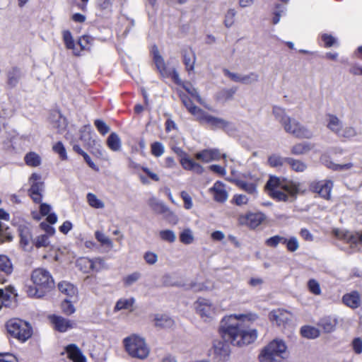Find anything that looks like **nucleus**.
<instances>
[{
  "mask_svg": "<svg viewBox=\"0 0 362 362\" xmlns=\"http://www.w3.org/2000/svg\"><path fill=\"white\" fill-rule=\"evenodd\" d=\"M254 320L252 315H230L221 322L220 332L223 339H215L210 350V355L217 361H224L229 358L230 350L228 341L233 345L242 346L249 344L257 339L256 329L250 327Z\"/></svg>",
  "mask_w": 362,
  "mask_h": 362,
  "instance_id": "1",
  "label": "nucleus"
},
{
  "mask_svg": "<svg viewBox=\"0 0 362 362\" xmlns=\"http://www.w3.org/2000/svg\"><path fill=\"white\" fill-rule=\"evenodd\" d=\"M270 196L279 202H293L300 191V184L271 177L266 185Z\"/></svg>",
  "mask_w": 362,
  "mask_h": 362,
  "instance_id": "2",
  "label": "nucleus"
},
{
  "mask_svg": "<svg viewBox=\"0 0 362 362\" xmlns=\"http://www.w3.org/2000/svg\"><path fill=\"white\" fill-rule=\"evenodd\" d=\"M31 280L34 286H29L26 292L30 297L42 298L54 287V281L49 272L37 268L32 272Z\"/></svg>",
  "mask_w": 362,
  "mask_h": 362,
  "instance_id": "3",
  "label": "nucleus"
},
{
  "mask_svg": "<svg viewBox=\"0 0 362 362\" xmlns=\"http://www.w3.org/2000/svg\"><path fill=\"white\" fill-rule=\"evenodd\" d=\"M288 356L285 343L282 340L275 339L262 350L259 358L260 362H281Z\"/></svg>",
  "mask_w": 362,
  "mask_h": 362,
  "instance_id": "4",
  "label": "nucleus"
},
{
  "mask_svg": "<svg viewBox=\"0 0 362 362\" xmlns=\"http://www.w3.org/2000/svg\"><path fill=\"white\" fill-rule=\"evenodd\" d=\"M123 344L126 351L133 358L144 359L150 353L144 339L138 335L132 334L124 338Z\"/></svg>",
  "mask_w": 362,
  "mask_h": 362,
  "instance_id": "5",
  "label": "nucleus"
},
{
  "mask_svg": "<svg viewBox=\"0 0 362 362\" xmlns=\"http://www.w3.org/2000/svg\"><path fill=\"white\" fill-rule=\"evenodd\" d=\"M8 333L21 341H25L32 335V327L29 323L18 318L8 320L6 323Z\"/></svg>",
  "mask_w": 362,
  "mask_h": 362,
  "instance_id": "6",
  "label": "nucleus"
},
{
  "mask_svg": "<svg viewBox=\"0 0 362 362\" xmlns=\"http://www.w3.org/2000/svg\"><path fill=\"white\" fill-rule=\"evenodd\" d=\"M194 306L197 314L207 322L212 321L218 312V305L209 299L198 298Z\"/></svg>",
  "mask_w": 362,
  "mask_h": 362,
  "instance_id": "7",
  "label": "nucleus"
},
{
  "mask_svg": "<svg viewBox=\"0 0 362 362\" xmlns=\"http://www.w3.org/2000/svg\"><path fill=\"white\" fill-rule=\"evenodd\" d=\"M284 131L298 139H310L313 134L305 126L295 118L289 117L281 125Z\"/></svg>",
  "mask_w": 362,
  "mask_h": 362,
  "instance_id": "8",
  "label": "nucleus"
},
{
  "mask_svg": "<svg viewBox=\"0 0 362 362\" xmlns=\"http://www.w3.org/2000/svg\"><path fill=\"white\" fill-rule=\"evenodd\" d=\"M266 219L264 214L260 211L247 212L245 214H240L238 217V222L240 226H245L250 229H255L260 226Z\"/></svg>",
  "mask_w": 362,
  "mask_h": 362,
  "instance_id": "9",
  "label": "nucleus"
},
{
  "mask_svg": "<svg viewBox=\"0 0 362 362\" xmlns=\"http://www.w3.org/2000/svg\"><path fill=\"white\" fill-rule=\"evenodd\" d=\"M30 188L29 194L35 203H40L42 198V192L44 190V182L42 181L41 175L38 173H33L29 178Z\"/></svg>",
  "mask_w": 362,
  "mask_h": 362,
  "instance_id": "10",
  "label": "nucleus"
},
{
  "mask_svg": "<svg viewBox=\"0 0 362 362\" xmlns=\"http://www.w3.org/2000/svg\"><path fill=\"white\" fill-rule=\"evenodd\" d=\"M333 234L339 239L349 244L353 250L357 249L358 245L362 243V233L346 231L341 229H334Z\"/></svg>",
  "mask_w": 362,
  "mask_h": 362,
  "instance_id": "11",
  "label": "nucleus"
},
{
  "mask_svg": "<svg viewBox=\"0 0 362 362\" xmlns=\"http://www.w3.org/2000/svg\"><path fill=\"white\" fill-rule=\"evenodd\" d=\"M196 119L203 124L209 126L212 129H223L228 124L225 119L214 117L203 110Z\"/></svg>",
  "mask_w": 362,
  "mask_h": 362,
  "instance_id": "12",
  "label": "nucleus"
},
{
  "mask_svg": "<svg viewBox=\"0 0 362 362\" xmlns=\"http://www.w3.org/2000/svg\"><path fill=\"white\" fill-rule=\"evenodd\" d=\"M312 188L313 191L317 193L321 197L325 199H329L333 188V182L330 180H320L313 184Z\"/></svg>",
  "mask_w": 362,
  "mask_h": 362,
  "instance_id": "13",
  "label": "nucleus"
},
{
  "mask_svg": "<svg viewBox=\"0 0 362 362\" xmlns=\"http://www.w3.org/2000/svg\"><path fill=\"white\" fill-rule=\"evenodd\" d=\"M49 319L54 329L59 332H65L73 327V322L62 316L52 315Z\"/></svg>",
  "mask_w": 362,
  "mask_h": 362,
  "instance_id": "14",
  "label": "nucleus"
},
{
  "mask_svg": "<svg viewBox=\"0 0 362 362\" xmlns=\"http://www.w3.org/2000/svg\"><path fill=\"white\" fill-rule=\"evenodd\" d=\"M18 231L20 236V244L26 250L31 245L32 242L30 224L26 222L21 223L18 227Z\"/></svg>",
  "mask_w": 362,
  "mask_h": 362,
  "instance_id": "15",
  "label": "nucleus"
},
{
  "mask_svg": "<svg viewBox=\"0 0 362 362\" xmlns=\"http://www.w3.org/2000/svg\"><path fill=\"white\" fill-rule=\"evenodd\" d=\"M221 154L217 149H205L195 154V158L197 160H202L204 163L218 160L221 158ZM222 157L225 158L226 156L223 154Z\"/></svg>",
  "mask_w": 362,
  "mask_h": 362,
  "instance_id": "16",
  "label": "nucleus"
},
{
  "mask_svg": "<svg viewBox=\"0 0 362 362\" xmlns=\"http://www.w3.org/2000/svg\"><path fill=\"white\" fill-rule=\"evenodd\" d=\"M210 191L214 196L215 201L218 202H225L228 197L225 185L219 181L216 182L214 186L210 188Z\"/></svg>",
  "mask_w": 362,
  "mask_h": 362,
  "instance_id": "17",
  "label": "nucleus"
},
{
  "mask_svg": "<svg viewBox=\"0 0 362 362\" xmlns=\"http://www.w3.org/2000/svg\"><path fill=\"white\" fill-rule=\"evenodd\" d=\"M342 302L347 307L356 309L361 305L360 295L357 291L346 293L342 297Z\"/></svg>",
  "mask_w": 362,
  "mask_h": 362,
  "instance_id": "18",
  "label": "nucleus"
},
{
  "mask_svg": "<svg viewBox=\"0 0 362 362\" xmlns=\"http://www.w3.org/2000/svg\"><path fill=\"white\" fill-rule=\"evenodd\" d=\"M152 53L153 55L154 62L158 71L163 77H168L170 74V71L167 69L164 59L160 55L158 49L155 45L152 47Z\"/></svg>",
  "mask_w": 362,
  "mask_h": 362,
  "instance_id": "19",
  "label": "nucleus"
},
{
  "mask_svg": "<svg viewBox=\"0 0 362 362\" xmlns=\"http://www.w3.org/2000/svg\"><path fill=\"white\" fill-rule=\"evenodd\" d=\"M51 121L53 128L59 133H62L67 127V121L59 112L55 111L52 114Z\"/></svg>",
  "mask_w": 362,
  "mask_h": 362,
  "instance_id": "20",
  "label": "nucleus"
},
{
  "mask_svg": "<svg viewBox=\"0 0 362 362\" xmlns=\"http://www.w3.org/2000/svg\"><path fill=\"white\" fill-rule=\"evenodd\" d=\"M66 351L68 357L73 362H86V357L83 355L79 348L74 344H69L66 347Z\"/></svg>",
  "mask_w": 362,
  "mask_h": 362,
  "instance_id": "21",
  "label": "nucleus"
},
{
  "mask_svg": "<svg viewBox=\"0 0 362 362\" xmlns=\"http://www.w3.org/2000/svg\"><path fill=\"white\" fill-rule=\"evenodd\" d=\"M314 147V145L310 142H300L294 144L291 148V152L295 156H301L308 153Z\"/></svg>",
  "mask_w": 362,
  "mask_h": 362,
  "instance_id": "22",
  "label": "nucleus"
},
{
  "mask_svg": "<svg viewBox=\"0 0 362 362\" xmlns=\"http://www.w3.org/2000/svg\"><path fill=\"white\" fill-rule=\"evenodd\" d=\"M231 181L234 182L240 189L244 190L249 194L256 195L257 193V185L255 183H250L243 179H234Z\"/></svg>",
  "mask_w": 362,
  "mask_h": 362,
  "instance_id": "23",
  "label": "nucleus"
},
{
  "mask_svg": "<svg viewBox=\"0 0 362 362\" xmlns=\"http://www.w3.org/2000/svg\"><path fill=\"white\" fill-rule=\"evenodd\" d=\"M327 121V128L332 132L339 135L344 126L342 122L336 115H328Z\"/></svg>",
  "mask_w": 362,
  "mask_h": 362,
  "instance_id": "24",
  "label": "nucleus"
},
{
  "mask_svg": "<svg viewBox=\"0 0 362 362\" xmlns=\"http://www.w3.org/2000/svg\"><path fill=\"white\" fill-rule=\"evenodd\" d=\"M59 290L70 298H76L78 290L73 284L67 281H62L58 284Z\"/></svg>",
  "mask_w": 362,
  "mask_h": 362,
  "instance_id": "25",
  "label": "nucleus"
},
{
  "mask_svg": "<svg viewBox=\"0 0 362 362\" xmlns=\"http://www.w3.org/2000/svg\"><path fill=\"white\" fill-rule=\"evenodd\" d=\"M269 319L279 326L284 325L288 320V313L281 310L272 311Z\"/></svg>",
  "mask_w": 362,
  "mask_h": 362,
  "instance_id": "26",
  "label": "nucleus"
},
{
  "mask_svg": "<svg viewBox=\"0 0 362 362\" xmlns=\"http://www.w3.org/2000/svg\"><path fill=\"white\" fill-rule=\"evenodd\" d=\"M63 40L65 44V46L67 49H71L73 51V54L76 56H80L81 53L76 47V44L74 42V38L70 31L64 30L63 31Z\"/></svg>",
  "mask_w": 362,
  "mask_h": 362,
  "instance_id": "27",
  "label": "nucleus"
},
{
  "mask_svg": "<svg viewBox=\"0 0 362 362\" xmlns=\"http://www.w3.org/2000/svg\"><path fill=\"white\" fill-rule=\"evenodd\" d=\"M155 325L163 328H169L174 325V320L166 315L157 314L154 317Z\"/></svg>",
  "mask_w": 362,
  "mask_h": 362,
  "instance_id": "28",
  "label": "nucleus"
},
{
  "mask_svg": "<svg viewBox=\"0 0 362 362\" xmlns=\"http://www.w3.org/2000/svg\"><path fill=\"white\" fill-rule=\"evenodd\" d=\"M107 145L112 151H119L122 148V141L117 134L112 132L107 139Z\"/></svg>",
  "mask_w": 362,
  "mask_h": 362,
  "instance_id": "29",
  "label": "nucleus"
},
{
  "mask_svg": "<svg viewBox=\"0 0 362 362\" xmlns=\"http://www.w3.org/2000/svg\"><path fill=\"white\" fill-rule=\"evenodd\" d=\"M182 102L187 110L195 117L197 119V117L200 115L202 110L197 106L194 105L192 100L186 95H183L181 97Z\"/></svg>",
  "mask_w": 362,
  "mask_h": 362,
  "instance_id": "30",
  "label": "nucleus"
},
{
  "mask_svg": "<svg viewBox=\"0 0 362 362\" xmlns=\"http://www.w3.org/2000/svg\"><path fill=\"white\" fill-rule=\"evenodd\" d=\"M86 201L88 205L93 209H102L105 207L104 202L92 192H88L86 194Z\"/></svg>",
  "mask_w": 362,
  "mask_h": 362,
  "instance_id": "31",
  "label": "nucleus"
},
{
  "mask_svg": "<svg viewBox=\"0 0 362 362\" xmlns=\"http://www.w3.org/2000/svg\"><path fill=\"white\" fill-rule=\"evenodd\" d=\"M288 157H282L279 154H272L268 158V163L273 168H282L285 163H287Z\"/></svg>",
  "mask_w": 362,
  "mask_h": 362,
  "instance_id": "32",
  "label": "nucleus"
},
{
  "mask_svg": "<svg viewBox=\"0 0 362 362\" xmlns=\"http://www.w3.org/2000/svg\"><path fill=\"white\" fill-rule=\"evenodd\" d=\"M301 335L308 339H315L320 335V330L313 326L305 325L300 329Z\"/></svg>",
  "mask_w": 362,
  "mask_h": 362,
  "instance_id": "33",
  "label": "nucleus"
},
{
  "mask_svg": "<svg viewBox=\"0 0 362 362\" xmlns=\"http://www.w3.org/2000/svg\"><path fill=\"white\" fill-rule=\"evenodd\" d=\"M287 163L293 171L297 173H303L307 169V164L300 160L288 157Z\"/></svg>",
  "mask_w": 362,
  "mask_h": 362,
  "instance_id": "34",
  "label": "nucleus"
},
{
  "mask_svg": "<svg viewBox=\"0 0 362 362\" xmlns=\"http://www.w3.org/2000/svg\"><path fill=\"white\" fill-rule=\"evenodd\" d=\"M272 114L275 119L282 125L290 116L286 114V110L280 106L275 105L272 108Z\"/></svg>",
  "mask_w": 362,
  "mask_h": 362,
  "instance_id": "35",
  "label": "nucleus"
},
{
  "mask_svg": "<svg viewBox=\"0 0 362 362\" xmlns=\"http://www.w3.org/2000/svg\"><path fill=\"white\" fill-rule=\"evenodd\" d=\"M195 61L196 57L192 50H189L185 52L183 56V62L186 66V69L188 71L194 70Z\"/></svg>",
  "mask_w": 362,
  "mask_h": 362,
  "instance_id": "36",
  "label": "nucleus"
},
{
  "mask_svg": "<svg viewBox=\"0 0 362 362\" xmlns=\"http://www.w3.org/2000/svg\"><path fill=\"white\" fill-rule=\"evenodd\" d=\"M135 299L134 298H121L117 300L115 306V311H119L121 310H129L132 308Z\"/></svg>",
  "mask_w": 362,
  "mask_h": 362,
  "instance_id": "37",
  "label": "nucleus"
},
{
  "mask_svg": "<svg viewBox=\"0 0 362 362\" xmlns=\"http://www.w3.org/2000/svg\"><path fill=\"white\" fill-rule=\"evenodd\" d=\"M0 270L6 274H10L13 272V264L6 255H0Z\"/></svg>",
  "mask_w": 362,
  "mask_h": 362,
  "instance_id": "38",
  "label": "nucleus"
},
{
  "mask_svg": "<svg viewBox=\"0 0 362 362\" xmlns=\"http://www.w3.org/2000/svg\"><path fill=\"white\" fill-rule=\"evenodd\" d=\"M149 205L158 214H163L168 211V207L156 198L149 200Z\"/></svg>",
  "mask_w": 362,
  "mask_h": 362,
  "instance_id": "39",
  "label": "nucleus"
},
{
  "mask_svg": "<svg viewBox=\"0 0 362 362\" xmlns=\"http://www.w3.org/2000/svg\"><path fill=\"white\" fill-rule=\"evenodd\" d=\"M92 264L90 259L88 257H81L76 261V267L83 273H88L91 270Z\"/></svg>",
  "mask_w": 362,
  "mask_h": 362,
  "instance_id": "40",
  "label": "nucleus"
},
{
  "mask_svg": "<svg viewBox=\"0 0 362 362\" xmlns=\"http://www.w3.org/2000/svg\"><path fill=\"white\" fill-rule=\"evenodd\" d=\"M25 163L32 167L39 166L41 163V158L38 154L35 152H30L25 156Z\"/></svg>",
  "mask_w": 362,
  "mask_h": 362,
  "instance_id": "41",
  "label": "nucleus"
},
{
  "mask_svg": "<svg viewBox=\"0 0 362 362\" xmlns=\"http://www.w3.org/2000/svg\"><path fill=\"white\" fill-rule=\"evenodd\" d=\"M336 324V320L330 317H325L320 322V326L325 332L327 333H329L334 329Z\"/></svg>",
  "mask_w": 362,
  "mask_h": 362,
  "instance_id": "42",
  "label": "nucleus"
},
{
  "mask_svg": "<svg viewBox=\"0 0 362 362\" xmlns=\"http://www.w3.org/2000/svg\"><path fill=\"white\" fill-rule=\"evenodd\" d=\"M95 237L96 240L102 245H105L110 248L113 247V243L112 240L107 236L103 232L96 230L95 232Z\"/></svg>",
  "mask_w": 362,
  "mask_h": 362,
  "instance_id": "43",
  "label": "nucleus"
},
{
  "mask_svg": "<svg viewBox=\"0 0 362 362\" xmlns=\"http://www.w3.org/2000/svg\"><path fill=\"white\" fill-rule=\"evenodd\" d=\"M194 240L193 232L190 228L184 229L180 234V240L183 244L189 245Z\"/></svg>",
  "mask_w": 362,
  "mask_h": 362,
  "instance_id": "44",
  "label": "nucleus"
},
{
  "mask_svg": "<svg viewBox=\"0 0 362 362\" xmlns=\"http://www.w3.org/2000/svg\"><path fill=\"white\" fill-rule=\"evenodd\" d=\"M307 287L310 293L315 296H320L322 289L320 283L315 279H310L307 283Z\"/></svg>",
  "mask_w": 362,
  "mask_h": 362,
  "instance_id": "45",
  "label": "nucleus"
},
{
  "mask_svg": "<svg viewBox=\"0 0 362 362\" xmlns=\"http://www.w3.org/2000/svg\"><path fill=\"white\" fill-rule=\"evenodd\" d=\"M21 78V71L14 68L8 74V83L11 87H15Z\"/></svg>",
  "mask_w": 362,
  "mask_h": 362,
  "instance_id": "46",
  "label": "nucleus"
},
{
  "mask_svg": "<svg viewBox=\"0 0 362 362\" xmlns=\"http://www.w3.org/2000/svg\"><path fill=\"white\" fill-rule=\"evenodd\" d=\"M259 80V76L256 72H250L242 75L241 83L245 85H251L257 83Z\"/></svg>",
  "mask_w": 362,
  "mask_h": 362,
  "instance_id": "47",
  "label": "nucleus"
},
{
  "mask_svg": "<svg viewBox=\"0 0 362 362\" xmlns=\"http://www.w3.org/2000/svg\"><path fill=\"white\" fill-rule=\"evenodd\" d=\"M93 42V38L90 35H83L81 37L78 41V45L80 46L81 49L82 50H89L90 49V46Z\"/></svg>",
  "mask_w": 362,
  "mask_h": 362,
  "instance_id": "48",
  "label": "nucleus"
},
{
  "mask_svg": "<svg viewBox=\"0 0 362 362\" xmlns=\"http://www.w3.org/2000/svg\"><path fill=\"white\" fill-rule=\"evenodd\" d=\"M159 236L163 241L173 243L176 240V234L172 230H162L159 232Z\"/></svg>",
  "mask_w": 362,
  "mask_h": 362,
  "instance_id": "49",
  "label": "nucleus"
},
{
  "mask_svg": "<svg viewBox=\"0 0 362 362\" xmlns=\"http://www.w3.org/2000/svg\"><path fill=\"white\" fill-rule=\"evenodd\" d=\"M235 16H236V11L234 8L228 9V11H226V13L225 14L224 21H223L224 25L226 28H230V27L233 26V25L235 23Z\"/></svg>",
  "mask_w": 362,
  "mask_h": 362,
  "instance_id": "50",
  "label": "nucleus"
},
{
  "mask_svg": "<svg viewBox=\"0 0 362 362\" xmlns=\"http://www.w3.org/2000/svg\"><path fill=\"white\" fill-rule=\"evenodd\" d=\"M140 278L141 274L135 272L124 277L123 284L125 286L129 287L136 283Z\"/></svg>",
  "mask_w": 362,
  "mask_h": 362,
  "instance_id": "51",
  "label": "nucleus"
},
{
  "mask_svg": "<svg viewBox=\"0 0 362 362\" xmlns=\"http://www.w3.org/2000/svg\"><path fill=\"white\" fill-rule=\"evenodd\" d=\"M286 245V248L290 252H295L299 248V243L296 237H291L287 239L285 238V242L284 243Z\"/></svg>",
  "mask_w": 362,
  "mask_h": 362,
  "instance_id": "52",
  "label": "nucleus"
},
{
  "mask_svg": "<svg viewBox=\"0 0 362 362\" xmlns=\"http://www.w3.org/2000/svg\"><path fill=\"white\" fill-rule=\"evenodd\" d=\"M61 308H62V312L67 315H70L73 314L76 310L71 301L68 299H64L62 301Z\"/></svg>",
  "mask_w": 362,
  "mask_h": 362,
  "instance_id": "53",
  "label": "nucleus"
},
{
  "mask_svg": "<svg viewBox=\"0 0 362 362\" xmlns=\"http://www.w3.org/2000/svg\"><path fill=\"white\" fill-rule=\"evenodd\" d=\"M356 135V131L354 127L351 126H345L342 127L341 132H339V136L344 138H352Z\"/></svg>",
  "mask_w": 362,
  "mask_h": 362,
  "instance_id": "54",
  "label": "nucleus"
},
{
  "mask_svg": "<svg viewBox=\"0 0 362 362\" xmlns=\"http://www.w3.org/2000/svg\"><path fill=\"white\" fill-rule=\"evenodd\" d=\"M165 151L164 146L160 142H154L151 144V153L156 157L161 156Z\"/></svg>",
  "mask_w": 362,
  "mask_h": 362,
  "instance_id": "55",
  "label": "nucleus"
},
{
  "mask_svg": "<svg viewBox=\"0 0 362 362\" xmlns=\"http://www.w3.org/2000/svg\"><path fill=\"white\" fill-rule=\"evenodd\" d=\"M326 165L329 168H331V169H332L334 170L343 171V170H346L350 169L352 167L353 165L351 163H346V164H344V165H339V164L334 163L332 161H327Z\"/></svg>",
  "mask_w": 362,
  "mask_h": 362,
  "instance_id": "56",
  "label": "nucleus"
},
{
  "mask_svg": "<svg viewBox=\"0 0 362 362\" xmlns=\"http://www.w3.org/2000/svg\"><path fill=\"white\" fill-rule=\"evenodd\" d=\"M285 242V238L280 235H274L269 238H268L266 240L267 245L269 247H276L279 243L284 244Z\"/></svg>",
  "mask_w": 362,
  "mask_h": 362,
  "instance_id": "57",
  "label": "nucleus"
},
{
  "mask_svg": "<svg viewBox=\"0 0 362 362\" xmlns=\"http://www.w3.org/2000/svg\"><path fill=\"white\" fill-rule=\"evenodd\" d=\"M94 124L97 128L98 131L102 134L105 135L110 131L109 126L102 119L95 120Z\"/></svg>",
  "mask_w": 362,
  "mask_h": 362,
  "instance_id": "58",
  "label": "nucleus"
},
{
  "mask_svg": "<svg viewBox=\"0 0 362 362\" xmlns=\"http://www.w3.org/2000/svg\"><path fill=\"white\" fill-rule=\"evenodd\" d=\"M53 150L55 153L59 154L62 160H66L67 158L66 149L62 142H57L55 145H54Z\"/></svg>",
  "mask_w": 362,
  "mask_h": 362,
  "instance_id": "59",
  "label": "nucleus"
},
{
  "mask_svg": "<svg viewBox=\"0 0 362 362\" xmlns=\"http://www.w3.org/2000/svg\"><path fill=\"white\" fill-rule=\"evenodd\" d=\"M276 11L274 12V16L272 19V22L274 24H277L281 19V16L285 13L286 8L280 4L276 5Z\"/></svg>",
  "mask_w": 362,
  "mask_h": 362,
  "instance_id": "60",
  "label": "nucleus"
},
{
  "mask_svg": "<svg viewBox=\"0 0 362 362\" xmlns=\"http://www.w3.org/2000/svg\"><path fill=\"white\" fill-rule=\"evenodd\" d=\"M49 243V236L46 234L37 236L35 241V245L37 247H46Z\"/></svg>",
  "mask_w": 362,
  "mask_h": 362,
  "instance_id": "61",
  "label": "nucleus"
},
{
  "mask_svg": "<svg viewBox=\"0 0 362 362\" xmlns=\"http://www.w3.org/2000/svg\"><path fill=\"white\" fill-rule=\"evenodd\" d=\"M144 259L148 264L153 265L158 261V255L155 252L148 251L145 252Z\"/></svg>",
  "mask_w": 362,
  "mask_h": 362,
  "instance_id": "62",
  "label": "nucleus"
},
{
  "mask_svg": "<svg viewBox=\"0 0 362 362\" xmlns=\"http://www.w3.org/2000/svg\"><path fill=\"white\" fill-rule=\"evenodd\" d=\"M224 75L236 83H241L243 74L231 72L228 69H223Z\"/></svg>",
  "mask_w": 362,
  "mask_h": 362,
  "instance_id": "63",
  "label": "nucleus"
},
{
  "mask_svg": "<svg viewBox=\"0 0 362 362\" xmlns=\"http://www.w3.org/2000/svg\"><path fill=\"white\" fill-rule=\"evenodd\" d=\"M180 196L184 202V207L186 209H192L193 206L192 199L191 197L188 194V193L185 191H182L180 193Z\"/></svg>",
  "mask_w": 362,
  "mask_h": 362,
  "instance_id": "64",
  "label": "nucleus"
}]
</instances>
